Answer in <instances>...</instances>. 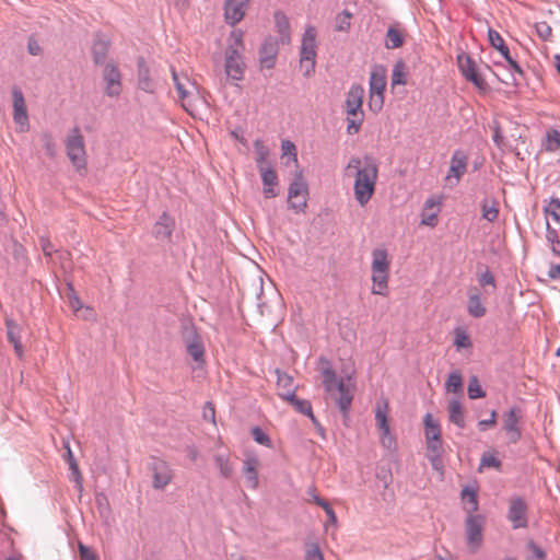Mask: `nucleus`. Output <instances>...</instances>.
<instances>
[{
    "mask_svg": "<svg viewBox=\"0 0 560 560\" xmlns=\"http://www.w3.org/2000/svg\"><path fill=\"white\" fill-rule=\"evenodd\" d=\"M345 177L353 182V195L360 207L364 208L373 198L378 178V167L371 159L353 156L345 168Z\"/></svg>",
    "mask_w": 560,
    "mask_h": 560,
    "instance_id": "nucleus-1",
    "label": "nucleus"
},
{
    "mask_svg": "<svg viewBox=\"0 0 560 560\" xmlns=\"http://www.w3.org/2000/svg\"><path fill=\"white\" fill-rule=\"evenodd\" d=\"M320 375L325 392L338 404L340 410L347 413L352 402V390L342 380H338L328 361L320 360Z\"/></svg>",
    "mask_w": 560,
    "mask_h": 560,
    "instance_id": "nucleus-2",
    "label": "nucleus"
},
{
    "mask_svg": "<svg viewBox=\"0 0 560 560\" xmlns=\"http://www.w3.org/2000/svg\"><path fill=\"white\" fill-rule=\"evenodd\" d=\"M320 375L325 392L338 404L340 410L347 413L352 402V390L342 380H338L328 361L320 360Z\"/></svg>",
    "mask_w": 560,
    "mask_h": 560,
    "instance_id": "nucleus-3",
    "label": "nucleus"
},
{
    "mask_svg": "<svg viewBox=\"0 0 560 560\" xmlns=\"http://www.w3.org/2000/svg\"><path fill=\"white\" fill-rule=\"evenodd\" d=\"M392 259L386 248L376 247L371 253L372 293L387 295Z\"/></svg>",
    "mask_w": 560,
    "mask_h": 560,
    "instance_id": "nucleus-4",
    "label": "nucleus"
},
{
    "mask_svg": "<svg viewBox=\"0 0 560 560\" xmlns=\"http://www.w3.org/2000/svg\"><path fill=\"white\" fill-rule=\"evenodd\" d=\"M423 433L427 444V456L433 467H438L442 453L443 440L440 421L430 412L423 416Z\"/></svg>",
    "mask_w": 560,
    "mask_h": 560,
    "instance_id": "nucleus-5",
    "label": "nucleus"
},
{
    "mask_svg": "<svg viewBox=\"0 0 560 560\" xmlns=\"http://www.w3.org/2000/svg\"><path fill=\"white\" fill-rule=\"evenodd\" d=\"M364 89L362 85L353 84L346 96L345 110L347 114V131L349 135L358 133L364 119L362 109Z\"/></svg>",
    "mask_w": 560,
    "mask_h": 560,
    "instance_id": "nucleus-6",
    "label": "nucleus"
},
{
    "mask_svg": "<svg viewBox=\"0 0 560 560\" xmlns=\"http://www.w3.org/2000/svg\"><path fill=\"white\" fill-rule=\"evenodd\" d=\"M316 30L314 26H307L302 37L300 51V68L304 75H311L315 70L317 44Z\"/></svg>",
    "mask_w": 560,
    "mask_h": 560,
    "instance_id": "nucleus-7",
    "label": "nucleus"
},
{
    "mask_svg": "<svg viewBox=\"0 0 560 560\" xmlns=\"http://www.w3.org/2000/svg\"><path fill=\"white\" fill-rule=\"evenodd\" d=\"M172 77L184 108L191 113L195 103L199 100L197 83L186 73H178L174 69H172Z\"/></svg>",
    "mask_w": 560,
    "mask_h": 560,
    "instance_id": "nucleus-8",
    "label": "nucleus"
},
{
    "mask_svg": "<svg viewBox=\"0 0 560 560\" xmlns=\"http://www.w3.org/2000/svg\"><path fill=\"white\" fill-rule=\"evenodd\" d=\"M389 404L386 398L377 400L375 406V421L376 427L380 431L381 444L387 450L396 447L395 436L390 433V427L388 423Z\"/></svg>",
    "mask_w": 560,
    "mask_h": 560,
    "instance_id": "nucleus-9",
    "label": "nucleus"
},
{
    "mask_svg": "<svg viewBox=\"0 0 560 560\" xmlns=\"http://www.w3.org/2000/svg\"><path fill=\"white\" fill-rule=\"evenodd\" d=\"M66 150H67V155H68L69 160L71 161L72 165L78 171L85 170L86 152H85L84 138L78 128L73 129L70 132V135L67 137Z\"/></svg>",
    "mask_w": 560,
    "mask_h": 560,
    "instance_id": "nucleus-10",
    "label": "nucleus"
},
{
    "mask_svg": "<svg viewBox=\"0 0 560 560\" xmlns=\"http://www.w3.org/2000/svg\"><path fill=\"white\" fill-rule=\"evenodd\" d=\"M308 189L301 171L296 172L294 180L289 187L288 202L296 213L304 212L307 207Z\"/></svg>",
    "mask_w": 560,
    "mask_h": 560,
    "instance_id": "nucleus-11",
    "label": "nucleus"
},
{
    "mask_svg": "<svg viewBox=\"0 0 560 560\" xmlns=\"http://www.w3.org/2000/svg\"><path fill=\"white\" fill-rule=\"evenodd\" d=\"M485 517L479 514H469L465 521L467 545L470 552L475 553L483 541Z\"/></svg>",
    "mask_w": 560,
    "mask_h": 560,
    "instance_id": "nucleus-12",
    "label": "nucleus"
},
{
    "mask_svg": "<svg viewBox=\"0 0 560 560\" xmlns=\"http://www.w3.org/2000/svg\"><path fill=\"white\" fill-rule=\"evenodd\" d=\"M152 487L155 490H164L173 480L174 471L164 459L155 458L150 465Z\"/></svg>",
    "mask_w": 560,
    "mask_h": 560,
    "instance_id": "nucleus-13",
    "label": "nucleus"
},
{
    "mask_svg": "<svg viewBox=\"0 0 560 560\" xmlns=\"http://www.w3.org/2000/svg\"><path fill=\"white\" fill-rule=\"evenodd\" d=\"M242 54L234 49H225L224 68L226 77L231 80L241 81L244 78L246 66Z\"/></svg>",
    "mask_w": 560,
    "mask_h": 560,
    "instance_id": "nucleus-14",
    "label": "nucleus"
},
{
    "mask_svg": "<svg viewBox=\"0 0 560 560\" xmlns=\"http://www.w3.org/2000/svg\"><path fill=\"white\" fill-rule=\"evenodd\" d=\"M467 155L462 151H455L450 161V168L445 176L447 186L455 187L467 171Z\"/></svg>",
    "mask_w": 560,
    "mask_h": 560,
    "instance_id": "nucleus-15",
    "label": "nucleus"
},
{
    "mask_svg": "<svg viewBox=\"0 0 560 560\" xmlns=\"http://www.w3.org/2000/svg\"><path fill=\"white\" fill-rule=\"evenodd\" d=\"M457 63L462 74L466 78V80L470 81L479 90L487 89L486 80L478 73L475 61L468 55H458Z\"/></svg>",
    "mask_w": 560,
    "mask_h": 560,
    "instance_id": "nucleus-16",
    "label": "nucleus"
},
{
    "mask_svg": "<svg viewBox=\"0 0 560 560\" xmlns=\"http://www.w3.org/2000/svg\"><path fill=\"white\" fill-rule=\"evenodd\" d=\"M103 79L105 81V93L115 97L121 92V74L114 63H107L103 70Z\"/></svg>",
    "mask_w": 560,
    "mask_h": 560,
    "instance_id": "nucleus-17",
    "label": "nucleus"
},
{
    "mask_svg": "<svg viewBox=\"0 0 560 560\" xmlns=\"http://www.w3.org/2000/svg\"><path fill=\"white\" fill-rule=\"evenodd\" d=\"M526 511V503L522 499L516 498L511 500L508 518L512 523L513 528H524L527 526Z\"/></svg>",
    "mask_w": 560,
    "mask_h": 560,
    "instance_id": "nucleus-18",
    "label": "nucleus"
},
{
    "mask_svg": "<svg viewBox=\"0 0 560 560\" xmlns=\"http://www.w3.org/2000/svg\"><path fill=\"white\" fill-rule=\"evenodd\" d=\"M250 0H225L224 16L230 25H235L245 16Z\"/></svg>",
    "mask_w": 560,
    "mask_h": 560,
    "instance_id": "nucleus-19",
    "label": "nucleus"
},
{
    "mask_svg": "<svg viewBox=\"0 0 560 560\" xmlns=\"http://www.w3.org/2000/svg\"><path fill=\"white\" fill-rule=\"evenodd\" d=\"M13 119L20 125V130L24 131L28 122V116L23 93L19 89H13Z\"/></svg>",
    "mask_w": 560,
    "mask_h": 560,
    "instance_id": "nucleus-20",
    "label": "nucleus"
},
{
    "mask_svg": "<svg viewBox=\"0 0 560 560\" xmlns=\"http://www.w3.org/2000/svg\"><path fill=\"white\" fill-rule=\"evenodd\" d=\"M259 173L264 185V196L268 199L277 197L278 176L276 171L270 165H262Z\"/></svg>",
    "mask_w": 560,
    "mask_h": 560,
    "instance_id": "nucleus-21",
    "label": "nucleus"
},
{
    "mask_svg": "<svg viewBox=\"0 0 560 560\" xmlns=\"http://www.w3.org/2000/svg\"><path fill=\"white\" fill-rule=\"evenodd\" d=\"M521 415L518 408H511L503 416V428L506 431L511 442L516 443L521 439V431L518 428Z\"/></svg>",
    "mask_w": 560,
    "mask_h": 560,
    "instance_id": "nucleus-22",
    "label": "nucleus"
},
{
    "mask_svg": "<svg viewBox=\"0 0 560 560\" xmlns=\"http://www.w3.org/2000/svg\"><path fill=\"white\" fill-rule=\"evenodd\" d=\"M467 312L474 318H481L487 313L483 298L477 288H471L468 291Z\"/></svg>",
    "mask_w": 560,
    "mask_h": 560,
    "instance_id": "nucleus-23",
    "label": "nucleus"
},
{
    "mask_svg": "<svg viewBox=\"0 0 560 560\" xmlns=\"http://www.w3.org/2000/svg\"><path fill=\"white\" fill-rule=\"evenodd\" d=\"M259 459L255 455H247L243 463V474L245 475L246 483L250 489H257L259 485L258 468Z\"/></svg>",
    "mask_w": 560,
    "mask_h": 560,
    "instance_id": "nucleus-24",
    "label": "nucleus"
},
{
    "mask_svg": "<svg viewBox=\"0 0 560 560\" xmlns=\"http://www.w3.org/2000/svg\"><path fill=\"white\" fill-rule=\"evenodd\" d=\"M488 37L491 46L495 48L500 54L504 57V59L508 61V63L513 68L515 71L521 72V68L517 65V62L511 57L509 47L505 45L504 39L502 36L494 30L489 28L488 31Z\"/></svg>",
    "mask_w": 560,
    "mask_h": 560,
    "instance_id": "nucleus-25",
    "label": "nucleus"
},
{
    "mask_svg": "<svg viewBox=\"0 0 560 560\" xmlns=\"http://www.w3.org/2000/svg\"><path fill=\"white\" fill-rule=\"evenodd\" d=\"M440 201L435 198H428L421 211V224L434 228L439 222Z\"/></svg>",
    "mask_w": 560,
    "mask_h": 560,
    "instance_id": "nucleus-26",
    "label": "nucleus"
},
{
    "mask_svg": "<svg viewBox=\"0 0 560 560\" xmlns=\"http://www.w3.org/2000/svg\"><path fill=\"white\" fill-rule=\"evenodd\" d=\"M448 421L460 429L466 425L465 409L458 399H451L447 404Z\"/></svg>",
    "mask_w": 560,
    "mask_h": 560,
    "instance_id": "nucleus-27",
    "label": "nucleus"
},
{
    "mask_svg": "<svg viewBox=\"0 0 560 560\" xmlns=\"http://www.w3.org/2000/svg\"><path fill=\"white\" fill-rule=\"evenodd\" d=\"M175 226V221L167 213H163L154 225V235L158 238L170 240Z\"/></svg>",
    "mask_w": 560,
    "mask_h": 560,
    "instance_id": "nucleus-28",
    "label": "nucleus"
},
{
    "mask_svg": "<svg viewBox=\"0 0 560 560\" xmlns=\"http://www.w3.org/2000/svg\"><path fill=\"white\" fill-rule=\"evenodd\" d=\"M277 388L278 395L287 400L294 395L293 378L287 373L277 371Z\"/></svg>",
    "mask_w": 560,
    "mask_h": 560,
    "instance_id": "nucleus-29",
    "label": "nucleus"
},
{
    "mask_svg": "<svg viewBox=\"0 0 560 560\" xmlns=\"http://www.w3.org/2000/svg\"><path fill=\"white\" fill-rule=\"evenodd\" d=\"M186 349L196 362H205V346L200 336L194 334L191 338L186 341Z\"/></svg>",
    "mask_w": 560,
    "mask_h": 560,
    "instance_id": "nucleus-30",
    "label": "nucleus"
},
{
    "mask_svg": "<svg viewBox=\"0 0 560 560\" xmlns=\"http://www.w3.org/2000/svg\"><path fill=\"white\" fill-rule=\"evenodd\" d=\"M5 326H7V335H8L9 341L13 345L16 355L19 358H22L23 357V346L21 343L19 325L13 319L8 318L5 320Z\"/></svg>",
    "mask_w": 560,
    "mask_h": 560,
    "instance_id": "nucleus-31",
    "label": "nucleus"
},
{
    "mask_svg": "<svg viewBox=\"0 0 560 560\" xmlns=\"http://www.w3.org/2000/svg\"><path fill=\"white\" fill-rule=\"evenodd\" d=\"M277 56V44L276 42L268 39L262 44L260 49V63L264 68L270 69L275 65Z\"/></svg>",
    "mask_w": 560,
    "mask_h": 560,
    "instance_id": "nucleus-32",
    "label": "nucleus"
},
{
    "mask_svg": "<svg viewBox=\"0 0 560 560\" xmlns=\"http://www.w3.org/2000/svg\"><path fill=\"white\" fill-rule=\"evenodd\" d=\"M405 32L397 25L388 27L385 38V47L387 49H396L402 46L405 42Z\"/></svg>",
    "mask_w": 560,
    "mask_h": 560,
    "instance_id": "nucleus-33",
    "label": "nucleus"
},
{
    "mask_svg": "<svg viewBox=\"0 0 560 560\" xmlns=\"http://www.w3.org/2000/svg\"><path fill=\"white\" fill-rule=\"evenodd\" d=\"M139 86L145 92H153L154 84L150 77L149 67L141 59L138 63Z\"/></svg>",
    "mask_w": 560,
    "mask_h": 560,
    "instance_id": "nucleus-34",
    "label": "nucleus"
},
{
    "mask_svg": "<svg viewBox=\"0 0 560 560\" xmlns=\"http://www.w3.org/2000/svg\"><path fill=\"white\" fill-rule=\"evenodd\" d=\"M482 218L494 222L499 217V202L494 198H486L481 203Z\"/></svg>",
    "mask_w": 560,
    "mask_h": 560,
    "instance_id": "nucleus-35",
    "label": "nucleus"
},
{
    "mask_svg": "<svg viewBox=\"0 0 560 560\" xmlns=\"http://www.w3.org/2000/svg\"><path fill=\"white\" fill-rule=\"evenodd\" d=\"M386 88V75L384 70H374L370 77V93H384Z\"/></svg>",
    "mask_w": 560,
    "mask_h": 560,
    "instance_id": "nucleus-36",
    "label": "nucleus"
},
{
    "mask_svg": "<svg viewBox=\"0 0 560 560\" xmlns=\"http://www.w3.org/2000/svg\"><path fill=\"white\" fill-rule=\"evenodd\" d=\"M542 145L548 152H556L560 150V129H548Z\"/></svg>",
    "mask_w": 560,
    "mask_h": 560,
    "instance_id": "nucleus-37",
    "label": "nucleus"
},
{
    "mask_svg": "<svg viewBox=\"0 0 560 560\" xmlns=\"http://www.w3.org/2000/svg\"><path fill=\"white\" fill-rule=\"evenodd\" d=\"M285 401H288L289 404H291L293 406V408L302 413V415H305L307 417H310L312 419L313 422L316 421L315 419V416L313 413V410H312V406H311V402L308 400H305V399H299L295 397V394L290 397L289 399H287Z\"/></svg>",
    "mask_w": 560,
    "mask_h": 560,
    "instance_id": "nucleus-38",
    "label": "nucleus"
},
{
    "mask_svg": "<svg viewBox=\"0 0 560 560\" xmlns=\"http://www.w3.org/2000/svg\"><path fill=\"white\" fill-rule=\"evenodd\" d=\"M445 390L452 394L463 393V376L458 371H454L448 375L445 382Z\"/></svg>",
    "mask_w": 560,
    "mask_h": 560,
    "instance_id": "nucleus-39",
    "label": "nucleus"
},
{
    "mask_svg": "<svg viewBox=\"0 0 560 560\" xmlns=\"http://www.w3.org/2000/svg\"><path fill=\"white\" fill-rule=\"evenodd\" d=\"M463 500L465 501V510L467 512V515L475 514V512L478 510V500L476 491L472 489H464L462 492Z\"/></svg>",
    "mask_w": 560,
    "mask_h": 560,
    "instance_id": "nucleus-40",
    "label": "nucleus"
},
{
    "mask_svg": "<svg viewBox=\"0 0 560 560\" xmlns=\"http://www.w3.org/2000/svg\"><path fill=\"white\" fill-rule=\"evenodd\" d=\"M254 149H255V154H256L255 160H256L258 170L262 165H269L268 158H269L270 153H269L268 148L265 145V143L261 140H256L254 142Z\"/></svg>",
    "mask_w": 560,
    "mask_h": 560,
    "instance_id": "nucleus-41",
    "label": "nucleus"
},
{
    "mask_svg": "<svg viewBox=\"0 0 560 560\" xmlns=\"http://www.w3.org/2000/svg\"><path fill=\"white\" fill-rule=\"evenodd\" d=\"M454 346L457 350L470 349L472 347L470 337L465 329L456 328L454 330Z\"/></svg>",
    "mask_w": 560,
    "mask_h": 560,
    "instance_id": "nucleus-42",
    "label": "nucleus"
},
{
    "mask_svg": "<svg viewBox=\"0 0 560 560\" xmlns=\"http://www.w3.org/2000/svg\"><path fill=\"white\" fill-rule=\"evenodd\" d=\"M352 13L345 10L335 18V30L337 32H348L351 26Z\"/></svg>",
    "mask_w": 560,
    "mask_h": 560,
    "instance_id": "nucleus-43",
    "label": "nucleus"
},
{
    "mask_svg": "<svg viewBox=\"0 0 560 560\" xmlns=\"http://www.w3.org/2000/svg\"><path fill=\"white\" fill-rule=\"evenodd\" d=\"M244 33L241 30H234L229 36V45L226 49H234L236 52L244 51Z\"/></svg>",
    "mask_w": 560,
    "mask_h": 560,
    "instance_id": "nucleus-44",
    "label": "nucleus"
},
{
    "mask_svg": "<svg viewBox=\"0 0 560 560\" xmlns=\"http://www.w3.org/2000/svg\"><path fill=\"white\" fill-rule=\"evenodd\" d=\"M305 560H325L318 542L307 541L304 546Z\"/></svg>",
    "mask_w": 560,
    "mask_h": 560,
    "instance_id": "nucleus-45",
    "label": "nucleus"
},
{
    "mask_svg": "<svg viewBox=\"0 0 560 560\" xmlns=\"http://www.w3.org/2000/svg\"><path fill=\"white\" fill-rule=\"evenodd\" d=\"M467 394L470 399L483 398L486 396L485 390L476 376L469 378Z\"/></svg>",
    "mask_w": 560,
    "mask_h": 560,
    "instance_id": "nucleus-46",
    "label": "nucleus"
},
{
    "mask_svg": "<svg viewBox=\"0 0 560 560\" xmlns=\"http://www.w3.org/2000/svg\"><path fill=\"white\" fill-rule=\"evenodd\" d=\"M108 50L107 42L100 39L93 45V58L96 63H101L105 60Z\"/></svg>",
    "mask_w": 560,
    "mask_h": 560,
    "instance_id": "nucleus-47",
    "label": "nucleus"
},
{
    "mask_svg": "<svg viewBox=\"0 0 560 560\" xmlns=\"http://www.w3.org/2000/svg\"><path fill=\"white\" fill-rule=\"evenodd\" d=\"M406 84V67L404 62H397L392 72V85Z\"/></svg>",
    "mask_w": 560,
    "mask_h": 560,
    "instance_id": "nucleus-48",
    "label": "nucleus"
},
{
    "mask_svg": "<svg viewBox=\"0 0 560 560\" xmlns=\"http://www.w3.org/2000/svg\"><path fill=\"white\" fill-rule=\"evenodd\" d=\"M281 152L283 159L287 156L289 158V161L287 163H289L290 161L293 162L294 164L298 163L296 148L293 142H291L290 140H283L281 142Z\"/></svg>",
    "mask_w": 560,
    "mask_h": 560,
    "instance_id": "nucleus-49",
    "label": "nucleus"
},
{
    "mask_svg": "<svg viewBox=\"0 0 560 560\" xmlns=\"http://www.w3.org/2000/svg\"><path fill=\"white\" fill-rule=\"evenodd\" d=\"M276 22L281 33V42L288 44L290 42L289 21L283 14H276Z\"/></svg>",
    "mask_w": 560,
    "mask_h": 560,
    "instance_id": "nucleus-50",
    "label": "nucleus"
},
{
    "mask_svg": "<svg viewBox=\"0 0 560 560\" xmlns=\"http://www.w3.org/2000/svg\"><path fill=\"white\" fill-rule=\"evenodd\" d=\"M369 109L377 114L384 106V93H369Z\"/></svg>",
    "mask_w": 560,
    "mask_h": 560,
    "instance_id": "nucleus-51",
    "label": "nucleus"
},
{
    "mask_svg": "<svg viewBox=\"0 0 560 560\" xmlns=\"http://www.w3.org/2000/svg\"><path fill=\"white\" fill-rule=\"evenodd\" d=\"M215 464L221 472V475L225 478L230 477L233 472V466L230 463L228 457L224 456H217L215 457Z\"/></svg>",
    "mask_w": 560,
    "mask_h": 560,
    "instance_id": "nucleus-52",
    "label": "nucleus"
},
{
    "mask_svg": "<svg viewBox=\"0 0 560 560\" xmlns=\"http://www.w3.org/2000/svg\"><path fill=\"white\" fill-rule=\"evenodd\" d=\"M501 462L492 454L485 453L480 460V468H500Z\"/></svg>",
    "mask_w": 560,
    "mask_h": 560,
    "instance_id": "nucleus-53",
    "label": "nucleus"
},
{
    "mask_svg": "<svg viewBox=\"0 0 560 560\" xmlns=\"http://www.w3.org/2000/svg\"><path fill=\"white\" fill-rule=\"evenodd\" d=\"M252 435L258 444L265 445L267 447L272 446L270 438L260 428L255 427L252 430Z\"/></svg>",
    "mask_w": 560,
    "mask_h": 560,
    "instance_id": "nucleus-54",
    "label": "nucleus"
},
{
    "mask_svg": "<svg viewBox=\"0 0 560 560\" xmlns=\"http://www.w3.org/2000/svg\"><path fill=\"white\" fill-rule=\"evenodd\" d=\"M69 468L72 474V480L74 481L78 491L81 493L83 491V476L79 469L78 463H71Z\"/></svg>",
    "mask_w": 560,
    "mask_h": 560,
    "instance_id": "nucleus-55",
    "label": "nucleus"
},
{
    "mask_svg": "<svg viewBox=\"0 0 560 560\" xmlns=\"http://www.w3.org/2000/svg\"><path fill=\"white\" fill-rule=\"evenodd\" d=\"M537 35L544 39L549 40L552 37V28L547 22H539L535 25Z\"/></svg>",
    "mask_w": 560,
    "mask_h": 560,
    "instance_id": "nucleus-56",
    "label": "nucleus"
},
{
    "mask_svg": "<svg viewBox=\"0 0 560 560\" xmlns=\"http://www.w3.org/2000/svg\"><path fill=\"white\" fill-rule=\"evenodd\" d=\"M546 212L555 220L560 221V199L552 198L546 207Z\"/></svg>",
    "mask_w": 560,
    "mask_h": 560,
    "instance_id": "nucleus-57",
    "label": "nucleus"
},
{
    "mask_svg": "<svg viewBox=\"0 0 560 560\" xmlns=\"http://www.w3.org/2000/svg\"><path fill=\"white\" fill-rule=\"evenodd\" d=\"M320 508L325 511V513L327 514V517H328V522L326 523V526H328V524L336 526L337 525V515H336L335 511L331 509V506L329 505V503L322 502Z\"/></svg>",
    "mask_w": 560,
    "mask_h": 560,
    "instance_id": "nucleus-58",
    "label": "nucleus"
},
{
    "mask_svg": "<svg viewBox=\"0 0 560 560\" xmlns=\"http://www.w3.org/2000/svg\"><path fill=\"white\" fill-rule=\"evenodd\" d=\"M79 551L81 560H97L96 553L83 544H79Z\"/></svg>",
    "mask_w": 560,
    "mask_h": 560,
    "instance_id": "nucleus-59",
    "label": "nucleus"
},
{
    "mask_svg": "<svg viewBox=\"0 0 560 560\" xmlns=\"http://www.w3.org/2000/svg\"><path fill=\"white\" fill-rule=\"evenodd\" d=\"M478 281L481 287H487V285L494 287L495 285L494 277L492 276V273L489 270L482 272L479 276Z\"/></svg>",
    "mask_w": 560,
    "mask_h": 560,
    "instance_id": "nucleus-60",
    "label": "nucleus"
},
{
    "mask_svg": "<svg viewBox=\"0 0 560 560\" xmlns=\"http://www.w3.org/2000/svg\"><path fill=\"white\" fill-rule=\"evenodd\" d=\"M203 418L212 423H215V409L212 402H206L203 407Z\"/></svg>",
    "mask_w": 560,
    "mask_h": 560,
    "instance_id": "nucleus-61",
    "label": "nucleus"
},
{
    "mask_svg": "<svg viewBox=\"0 0 560 560\" xmlns=\"http://www.w3.org/2000/svg\"><path fill=\"white\" fill-rule=\"evenodd\" d=\"M547 275L551 280H560V262L550 261Z\"/></svg>",
    "mask_w": 560,
    "mask_h": 560,
    "instance_id": "nucleus-62",
    "label": "nucleus"
},
{
    "mask_svg": "<svg viewBox=\"0 0 560 560\" xmlns=\"http://www.w3.org/2000/svg\"><path fill=\"white\" fill-rule=\"evenodd\" d=\"M27 50L32 56H38L42 54V47L34 37L28 38Z\"/></svg>",
    "mask_w": 560,
    "mask_h": 560,
    "instance_id": "nucleus-63",
    "label": "nucleus"
},
{
    "mask_svg": "<svg viewBox=\"0 0 560 560\" xmlns=\"http://www.w3.org/2000/svg\"><path fill=\"white\" fill-rule=\"evenodd\" d=\"M497 424V411L492 410L490 419L481 420L478 422L480 430H486L488 427H494Z\"/></svg>",
    "mask_w": 560,
    "mask_h": 560,
    "instance_id": "nucleus-64",
    "label": "nucleus"
}]
</instances>
